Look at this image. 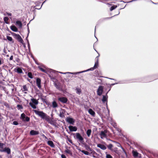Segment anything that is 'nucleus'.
I'll list each match as a JSON object with an SVG mask.
<instances>
[{
  "label": "nucleus",
  "mask_w": 158,
  "mask_h": 158,
  "mask_svg": "<svg viewBox=\"0 0 158 158\" xmlns=\"http://www.w3.org/2000/svg\"><path fill=\"white\" fill-rule=\"evenodd\" d=\"M33 111L36 114L40 117L42 119H44L46 120H48L47 118L49 116L42 111H39L36 110H34Z\"/></svg>",
  "instance_id": "nucleus-1"
},
{
  "label": "nucleus",
  "mask_w": 158,
  "mask_h": 158,
  "mask_svg": "<svg viewBox=\"0 0 158 158\" xmlns=\"http://www.w3.org/2000/svg\"><path fill=\"white\" fill-rule=\"evenodd\" d=\"M20 118L24 122H28L30 120V118L27 116L24 113L21 114Z\"/></svg>",
  "instance_id": "nucleus-2"
},
{
  "label": "nucleus",
  "mask_w": 158,
  "mask_h": 158,
  "mask_svg": "<svg viewBox=\"0 0 158 158\" xmlns=\"http://www.w3.org/2000/svg\"><path fill=\"white\" fill-rule=\"evenodd\" d=\"M110 88L108 90V91L106 93V95H103L102 99V101L103 103H105L106 102V106L107 109L108 110V111H109V110L108 108V106H107V99L108 98V96L107 95V94L108 92L110 90Z\"/></svg>",
  "instance_id": "nucleus-3"
},
{
  "label": "nucleus",
  "mask_w": 158,
  "mask_h": 158,
  "mask_svg": "<svg viewBox=\"0 0 158 158\" xmlns=\"http://www.w3.org/2000/svg\"><path fill=\"white\" fill-rule=\"evenodd\" d=\"M75 139H77L80 143H83V142H84L83 138L79 133H76Z\"/></svg>",
  "instance_id": "nucleus-4"
},
{
  "label": "nucleus",
  "mask_w": 158,
  "mask_h": 158,
  "mask_svg": "<svg viewBox=\"0 0 158 158\" xmlns=\"http://www.w3.org/2000/svg\"><path fill=\"white\" fill-rule=\"evenodd\" d=\"M103 86L100 85L98 86L97 90V94L98 95L100 96L102 94L103 91Z\"/></svg>",
  "instance_id": "nucleus-5"
},
{
  "label": "nucleus",
  "mask_w": 158,
  "mask_h": 158,
  "mask_svg": "<svg viewBox=\"0 0 158 158\" xmlns=\"http://www.w3.org/2000/svg\"><path fill=\"white\" fill-rule=\"evenodd\" d=\"M0 152H5L7 154L9 155L10 154L11 150L10 148L7 147H5L3 149H0Z\"/></svg>",
  "instance_id": "nucleus-6"
},
{
  "label": "nucleus",
  "mask_w": 158,
  "mask_h": 158,
  "mask_svg": "<svg viewBox=\"0 0 158 158\" xmlns=\"http://www.w3.org/2000/svg\"><path fill=\"white\" fill-rule=\"evenodd\" d=\"M58 100L63 103H66L68 101L67 98L64 97H61L58 98Z\"/></svg>",
  "instance_id": "nucleus-7"
},
{
  "label": "nucleus",
  "mask_w": 158,
  "mask_h": 158,
  "mask_svg": "<svg viewBox=\"0 0 158 158\" xmlns=\"http://www.w3.org/2000/svg\"><path fill=\"white\" fill-rule=\"evenodd\" d=\"M107 131L106 130L104 131H102L100 134V136L102 139H103L104 138H106L107 137L106 134Z\"/></svg>",
  "instance_id": "nucleus-8"
},
{
  "label": "nucleus",
  "mask_w": 158,
  "mask_h": 158,
  "mask_svg": "<svg viewBox=\"0 0 158 158\" xmlns=\"http://www.w3.org/2000/svg\"><path fill=\"white\" fill-rule=\"evenodd\" d=\"M47 119H48V120H46L47 122H48V123H50L51 124V125H53L54 126H55L56 127V122L55 121H54L53 120H52V119H50L49 116L48 117V118H47Z\"/></svg>",
  "instance_id": "nucleus-9"
},
{
  "label": "nucleus",
  "mask_w": 158,
  "mask_h": 158,
  "mask_svg": "<svg viewBox=\"0 0 158 158\" xmlns=\"http://www.w3.org/2000/svg\"><path fill=\"white\" fill-rule=\"evenodd\" d=\"M15 38L18 40V41L21 43H23V40L21 38V36L19 34H15Z\"/></svg>",
  "instance_id": "nucleus-10"
},
{
  "label": "nucleus",
  "mask_w": 158,
  "mask_h": 158,
  "mask_svg": "<svg viewBox=\"0 0 158 158\" xmlns=\"http://www.w3.org/2000/svg\"><path fill=\"white\" fill-rule=\"evenodd\" d=\"M66 121L67 122L72 125H73L75 122V120L73 118L69 117L67 118Z\"/></svg>",
  "instance_id": "nucleus-11"
},
{
  "label": "nucleus",
  "mask_w": 158,
  "mask_h": 158,
  "mask_svg": "<svg viewBox=\"0 0 158 158\" xmlns=\"http://www.w3.org/2000/svg\"><path fill=\"white\" fill-rule=\"evenodd\" d=\"M41 79L40 78H38L36 79V84L38 88L40 89L41 88Z\"/></svg>",
  "instance_id": "nucleus-12"
},
{
  "label": "nucleus",
  "mask_w": 158,
  "mask_h": 158,
  "mask_svg": "<svg viewBox=\"0 0 158 158\" xmlns=\"http://www.w3.org/2000/svg\"><path fill=\"white\" fill-rule=\"evenodd\" d=\"M69 128L70 131H76L77 130V128L76 127L72 126H69Z\"/></svg>",
  "instance_id": "nucleus-13"
},
{
  "label": "nucleus",
  "mask_w": 158,
  "mask_h": 158,
  "mask_svg": "<svg viewBox=\"0 0 158 158\" xmlns=\"http://www.w3.org/2000/svg\"><path fill=\"white\" fill-rule=\"evenodd\" d=\"M95 69L94 68V67H93L91 68H90L89 69H88L86 70H84V71H81L79 72H76V73H75L76 74H79V73H81L85 72H87V71H89L90 70L92 71Z\"/></svg>",
  "instance_id": "nucleus-14"
},
{
  "label": "nucleus",
  "mask_w": 158,
  "mask_h": 158,
  "mask_svg": "<svg viewBox=\"0 0 158 158\" xmlns=\"http://www.w3.org/2000/svg\"><path fill=\"white\" fill-rule=\"evenodd\" d=\"M99 55L98 56H97L95 58V60H96V61L95 62L94 66V68L95 69L97 68L98 65V57L99 56Z\"/></svg>",
  "instance_id": "nucleus-15"
},
{
  "label": "nucleus",
  "mask_w": 158,
  "mask_h": 158,
  "mask_svg": "<svg viewBox=\"0 0 158 158\" xmlns=\"http://www.w3.org/2000/svg\"><path fill=\"white\" fill-rule=\"evenodd\" d=\"M97 147L103 150H105L106 149L105 146L100 143L97 144Z\"/></svg>",
  "instance_id": "nucleus-16"
},
{
  "label": "nucleus",
  "mask_w": 158,
  "mask_h": 158,
  "mask_svg": "<svg viewBox=\"0 0 158 158\" xmlns=\"http://www.w3.org/2000/svg\"><path fill=\"white\" fill-rule=\"evenodd\" d=\"M39 134L38 131L33 130H31L30 132V134L31 135H37Z\"/></svg>",
  "instance_id": "nucleus-17"
},
{
  "label": "nucleus",
  "mask_w": 158,
  "mask_h": 158,
  "mask_svg": "<svg viewBox=\"0 0 158 158\" xmlns=\"http://www.w3.org/2000/svg\"><path fill=\"white\" fill-rule=\"evenodd\" d=\"M62 111L60 112L59 116L60 117L62 118H64L65 117L64 114L65 112V110H62Z\"/></svg>",
  "instance_id": "nucleus-18"
},
{
  "label": "nucleus",
  "mask_w": 158,
  "mask_h": 158,
  "mask_svg": "<svg viewBox=\"0 0 158 158\" xmlns=\"http://www.w3.org/2000/svg\"><path fill=\"white\" fill-rule=\"evenodd\" d=\"M15 72H17L19 73H23V72L22 69L19 67L15 69Z\"/></svg>",
  "instance_id": "nucleus-19"
},
{
  "label": "nucleus",
  "mask_w": 158,
  "mask_h": 158,
  "mask_svg": "<svg viewBox=\"0 0 158 158\" xmlns=\"http://www.w3.org/2000/svg\"><path fill=\"white\" fill-rule=\"evenodd\" d=\"M10 28L12 31L15 32H17L18 31L17 28L14 25L11 26L10 27Z\"/></svg>",
  "instance_id": "nucleus-20"
},
{
  "label": "nucleus",
  "mask_w": 158,
  "mask_h": 158,
  "mask_svg": "<svg viewBox=\"0 0 158 158\" xmlns=\"http://www.w3.org/2000/svg\"><path fill=\"white\" fill-rule=\"evenodd\" d=\"M88 112L92 116H95V113L92 109H89L88 110Z\"/></svg>",
  "instance_id": "nucleus-21"
},
{
  "label": "nucleus",
  "mask_w": 158,
  "mask_h": 158,
  "mask_svg": "<svg viewBox=\"0 0 158 158\" xmlns=\"http://www.w3.org/2000/svg\"><path fill=\"white\" fill-rule=\"evenodd\" d=\"M77 94L78 95H80L81 93V89L77 88L75 89Z\"/></svg>",
  "instance_id": "nucleus-22"
},
{
  "label": "nucleus",
  "mask_w": 158,
  "mask_h": 158,
  "mask_svg": "<svg viewBox=\"0 0 158 158\" xmlns=\"http://www.w3.org/2000/svg\"><path fill=\"white\" fill-rule=\"evenodd\" d=\"M48 145L54 148L55 146L53 143L52 141H48Z\"/></svg>",
  "instance_id": "nucleus-23"
},
{
  "label": "nucleus",
  "mask_w": 158,
  "mask_h": 158,
  "mask_svg": "<svg viewBox=\"0 0 158 158\" xmlns=\"http://www.w3.org/2000/svg\"><path fill=\"white\" fill-rule=\"evenodd\" d=\"M52 106L54 108H55L58 107V104L56 101H54L52 102Z\"/></svg>",
  "instance_id": "nucleus-24"
},
{
  "label": "nucleus",
  "mask_w": 158,
  "mask_h": 158,
  "mask_svg": "<svg viewBox=\"0 0 158 158\" xmlns=\"http://www.w3.org/2000/svg\"><path fill=\"white\" fill-rule=\"evenodd\" d=\"M16 24L20 28L22 27V23L21 21H17L16 22Z\"/></svg>",
  "instance_id": "nucleus-25"
},
{
  "label": "nucleus",
  "mask_w": 158,
  "mask_h": 158,
  "mask_svg": "<svg viewBox=\"0 0 158 158\" xmlns=\"http://www.w3.org/2000/svg\"><path fill=\"white\" fill-rule=\"evenodd\" d=\"M31 101L35 105H37L38 104V102L37 100L34 98H31Z\"/></svg>",
  "instance_id": "nucleus-26"
},
{
  "label": "nucleus",
  "mask_w": 158,
  "mask_h": 158,
  "mask_svg": "<svg viewBox=\"0 0 158 158\" xmlns=\"http://www.w3.org/2000/svg\"><path fill=\"white\" fill-rule=\"evenodd\" d=\"M91 130L90 129H88L86 131V134L88 137H89L91 133Z\"/></svg>",
  "instance_id": "nucleus-27"
},
{
  "label": "nucleus",
  "mask_w": 158,
  "mask_h": 158,
  "mask_svg": "<svg viewBox=\"0 0 158 158\" xmlns=\"http://www.w3.org/2000/svg\"><path fill=\"white\" fill-rule=\"evenodd\" d=\"M132 154L134 157H136L138 156L139 153L137 152L133 151H132Z\"/></svg>",
  "instance_id": "nucleus-28"
},
{
  "label": "nucleus",
  "mask_w": 158,
  "mask_h": 158,
  "mask_svg": "<svg viewBox=\"0 0 158 158\" xmlns=\"http://www.w3.org/2000/svg\"><path fill=\"white\" fill-rule=\"evenodd\" d=\"M108 148L110 150H112V148L113 147V145L111 144H109V145L107 146Z\"/></svg>",
  "instance_id": "nucleus-29"
},
{
  "label": "nucleus",
  "mask_w": 158,
  "mask_h": 158,
  "mask_svg": "<svg viewBox=\"0 0 158 158\" xmlns=\"http://www.w3.org/2000/svg\"><path fill=\"white\" fill-rule=\"evenodd\" d=\"M54 85L56 87V88L57 89H58L59 90H62L61 88L59 85H57L56 83H55L54 84Z\"/></svg>",
  "instance_id": "nucleus-30"
},
{
  "label": "nucleus",
  "mask_w": 158,
  "mask_h": 158,
  "mask_svg": "<svg viewBox=\"0 0 158 158\" xmlns=\"http://www.w3.org/2000/svg\"><path fill=\"white\" fill-rule=\"evenodd\" d=\"M8 18L7 17H4L3 18V20L5 23L6 24H8L9 23L8 22Z\"/></svg>",
  "instance_id": "nucleus-31"
},
{
  "label": "nucleus",
  "mask_w": 158,
  "mask_h": 158,
  "mask_svg": "<svg viewBox=\"0 0 158 158\" xmlns=\"http://www.w3.org/2000/svg\"><path fill=\"white\" fill-rule=\"evenodd\" d=\"M27 75L31 79H32L33 78V77L31 73L30 72H28L27 74Z\"/></svg>",
  "instance_id": "nucleus-32"
},
{
  "label": "nucleus",
  "mask_w": 158,
  "mask_h": 158,
  "mask_svg": "<svg viewBox=\"0 0 158 158\" xmlns=\"http://www.w3.org/2000/svg\"><path fill=\"white\" fill-rule=\"evenodd\" d=\"M29 105L33 109H36V107L35 105L33 104L31 102H30Z\"/></svg>",
  "instance_id": "nucleus-33"
},
{
  "label": "nucleus",
  "mask_w": 158,
  "mask_h": 158,
  "mask_svg": "<svg viewBox=\"0 0 158 158\" xmlns=\"http://www.w3.org/2000/svg\"><path fill=\"white\" fill-rule=\"evenodd\" d=\"M38 68L42 71L44 73H46V71L43 69V68H42L40 66H39L38 67Z\"/></svg>",
  "instance_id": "nucleus-34"
},
{
  "label": "nucleus",
  "mask_w": 158,
  "mask_h": 158,
  "mask_svg": "<svg viewBox=\"0 0 158 158\" xmlns=\"http://www.w3.org/2000/svg\"><path fill=\"white\" fill-rule=\"evenodd\" d=\"M81 152L82 153H83L84 154H85V155H89V152L86 151H85L84 150H82L81 151Z\"/></svg>",
  "instance_id": "nucleus-35"
},
{
  "label": "nucleus",
  "mask_w": 158,
  "mask_h": 158,
  "mask_svg": "<svg viewBox=\"0 0 158 158\" xmlns=\"http://www.w3.org/2000/svg\"><path fill=\"white\" fill-rule=\"evenodd\" d=\"M117 7V6L116 5H114L111 7V8L110 9V10L111 11L112 10L114 9H115Z\"/></svg>",
  "instance_id": "nucleus-36"
},
{
  "label": "nucleus",
  "mask_w": 158,
  "mask_h": 158,
  "mask_svg": "<svg viewBox=\"0 0 158 158\" xmlns=\"http://www.w3.org/2000/svg\"><path fill=\"white\" fill-rule=\"evenodd\" d=\"M23 92H24V91H27L28 90L27 88L26 85H24L23 86Z\"/></svg>",
  "instance_id": "nucleus-37"
},
{
  "label": "nucleus",
  "mask_w": 158,
  "mask_h": 158,
  "mask_svg": "<svg viewBox=\"0 0 158 158\" xmlns=\"http://www.w3.org/2000/svg\"><path fill=\"white\" fill-rule=\"evenodd\" d=\"M65 152L67 153H68L69 154H70V155H72V152H71V151H70V150H68V149H67V150H66L65 151Z\"/></svg>",
  "instance_id": "nucleus-38"
},
{
  "label": "nucleus",
  "mask_w": 158,
  "mask_h": 158,
  "mask_svg": "<svg viewBox=\"0 0 158 158\" xmlns=\"http://www.w3.org/2000/svg\"><path fill=\"white\" fill-rule=\"evenodd\" d=\"M7 40L10 41H11L12 40V39L10 36H7L6 37Z\"/></svg>",
  "instance_id": "nucleus-39"
},
{
  "label": "nucleus",
  "mask_w": 158,
  "mask_h": 158,
  "mask_svg": "<svg viewBox=\"0 0 158 158\" xmlns=\"http://www.w3.org/2000/svg\"><path fill=\"white\" fill-rule=\"evenodd\" d=\"M17 107L19 110L22 109L23 108L22 106L20 105H18L17 106Z\"/></svg>",
  "instance_id": "nucleus-40"
},
{
  "label": "nucleus",
  "mask_w": 158,
  "mask_h": 158,
  "mask_svg": "<svg viewBox=\"0 0 158 158\" xmlns=\"http://www.w3.org/2000/svg\"><path fill=\"white\" fill-rule=\"evenodd\" d=\"M59 73H62V74H65L66 73H70V74H76L74 73H70V72H66V73H62V72H59Z\"/></svg>",
  "instance_id": "nucleus-41"
},
{
  "label": "nucleus",
  "mask_w": 158,
  "mask_h": 158,
  "mask_svg": "<svg viewBox=\"0 0 158 158\" xmlns=\"http://www.w3.org/2000/svg\"><path fill=\"white\" fill-rule=\"evenodd\" d=\"M4 145H5V144L4 143H0V148L2 149L3 146Z\"/></svg>",
  "instance_id": "nucleus-42"
},
{
  "label": "nucleus",
  "mask_w": 158,
  "mask_h": 158,
  "mask_svg": "<svg viewBox=\"0 0 158 158\" xmlns=\"http://www.w3.org/2000/svg\"><path fill=\"white\" fill-rule=\"evenodd\" d=\"M106 158H113L110 155L107 154L106 156Z\"/></svg>",
  "instance_id": "nucleus-43"
},
{
  "label": "nucleus",
  "mask_w": 158,
  "mask_h": 158,
  "mask_svg": "<svg viewBox=\"0 0 158 158\" xmlns=\"http://www.w3.org/2000/svg\"><path fill=\"white\" fill-rule=\"evenodd\" d=\"M13 124L15 125H17L18 124V123L16 121H14L13 123Z\"/></svg>",
  "instance_id": "nucleus-44"
},
{
  "label": "nucleus",
  "mask_w": 158,
  "mask_h": 158,
  "mask_svg": "<svg viewBox=\"0 0 158 158\" xmlns=\"http://www.w3.org/2000/svg\"><path fill=\"white\" fill-rule=\"evenodd\" d=\"M116 145H117V146H118V147H120L121 148L122 147L121 146L120 144L119 143H118V142L116 144Z\"/></svg>",
  "instance_id": "nucleus-45"
},
{
  "label": "nucleus",
  "mask_w": 158,
  "mask_h": 158,
  "mask_svg": "<svg viewBox=\"0 0 158 158\" xmlns=\"http://www.w3.org/2000/svg\"><path fill=\"white\" fill-rule=\"evenodd\" d=\"M61 158H66V157L65 155L64 154H62L61 155Z\"/></svg>",
  "instance_id": "nucleus-46"
},
{
  "label": "nucleus",
  "mask_w": 158,
  "mask_h": 158,
  "mask_svg": "<svg viewBox=\"0 0 158 158\" xmlns=\"http://www.w3.org/2000/svg\"><path fill=\"white\" fill-rule=\"evenodd\" d=\"M121 149H122V150H123V152L126 154V151H125V150L122 147H121Z\"/></svg>",
  "instance_id": "nucleus-47"
},
{
  "label": "nucleus",
  "mask_w": 158,
  "mask_h": 158,
  "mask_svg": "<svg viewBox=\"0 0 158 158\" xmlns=\"http://www.w3.org/2000/svg\"><path fill=\"white\" fill-rule=\"evenodd\" d=\"M27 45H28V48L29 49L30 48V44H29L28 40H27Z\"/></svg>",
  "instance_id": "nucleus-48"
},
{
  "label": "nucleus",
  "mask_w": 158,
  "mask_h": 158,
  "mask_svg": "<svg viewBox=\"0 0 158 158\" xmlns=\"http://www.w3.org/2000/svg\"><path fill=\"white\" fill-rule=\"evenodd\" d=\"M109 140H110V141H111L112 142H113L116 143V144H117V143H118V142H116V141H115L112 140H110V139H109Z\"/></svg>",
  "instance_id": "nucleus-49"
},
{
  "label": "nucleus",
  "mask_w": 158,
  "mask_h": 158,
  "mask_svg": "<svg viewBox=\"0 0 158 158\" xmlns=\"http://www.w3.org/2000/svg\"><path fill=\"white\" fill-rule=\"evenodd\" d=\"M13 59V56H11L10 58V60H12Z\"/></svg>",
  "instance_id": "nucleus-50"
},
{
  "label": "nucleus",
  "mask_w": 158,
  "mask_h": 158,
  "mask_svg": "<svg viewBox=\"0 0 158 158\" xmlns=\"http://www.w3.org/2000/svg\"><path fill=\"white\" fill-rule=\"evenodd\" d=\"M118 83H113V84H111L110 85V86L111 87L114 85H115V84H117Z\"/></svg>",
  "instance_id": "nucleus-51"
},
{
  "label": "nucleus",
  "mask_w": 158,
  "mask_h": 158,
  "mask_svg": "<svg viewBox=\"0 0 158 158\" xmlns=\"http://www.w3.org/2000/svg\"><path fill=\"white\" fill-rule=\"evenodd\" d=\"M6 14H7L8 15V16H11L12 14L11 13H7V12H6Z\"/></svg>",
  "instance_id": "nucleus-52"
},
{
  "label": "nucleus",
  "mask_w": 158,
  "mask_h": 158,
  "mask_svg": "<svg viewBox=\"0 0 158 158\" xmlns=\"http://www.w3.org/2000/svg\"><path fill=\"white\" fill-rule=\"evenodd\" d=\"M46 1H47V0H45V1H44L43 3H42V5H41V7H42V6L43 5V4H44V3L45 2H46ZM41 8V7H40V8H38V9H40Z\"/></svg>",
  "instance_id": "nucleus-53"
},
{
  "label": "nucleus",
  "mask_w": 158,
  "mask_h": 158,
  "mask_svg": "<svg viewBox=\"0 0 158 158\" xmlns=\"http://www.w3.org/2000/svg\"><path fill=\"white\" fill-rule=\"evenodd\" d=\"M35 64L37 65H40L39 63L36 61L35 60Z\"/></svg>",
  "instance_id": "nucleus-54"
},
{
  "label": "nucleus",
  "mask_w": 158,
  "mask_h": 158,
  "mask_svg": "<svg viewBox=\"0 0 158 158\" xmlns=\"http://www.w3.org/2000/svg\"><path fill=\"white\" fill-rule=\"evenodd\" d=\"M28 36V34H27V36L26 38V40H27H27H28V39H27Z\"/></svg>",
  "instance_id": "nucleus-55"
},
{
  "label": "nucleus",
  "mask_w": 158,
  "mask_h": 158,
  "mask_svg": "<svg viewBox=\"0 0 158 158\" xmlns=\"http://www.w3.org/2000/svg\"><path fill=\"white\" fill-rule=\"evenodd\" d=\"M69 142L70 143H72L73 142H72V140H69Z\"/></svg>",
  "instance_id": "nucleus-56"
},
{
  "label": "nucleus",
  "mask_w": 158,
  "mask_h": 158,
  "mask_svg": "<svg viewBox=\"0 0 158 158\" xmlns=\"http://www.w3.org/2000/svg\"><path fill=\"white\" fill-rule=\"evenodd\" d=\"M27 31H28V34H29V32H30V31H29V29L28 27V28Z\"/></svg>",
  "instance_id": "nucleus-57"
},
{
  "label": "nucleus",
  "mask_w": 158,
  "mask_h": 158,
  "mask_svg": "<svg viewBox=\"0 0 158 158\" xmlns=\"http://www.w3.org/2000/svg\"><path fill=\"white\" fill-rule=\"evenodd\" d=\"M2 64V62L1 60H0V65L1 64Z\"/></svg>",
  "instance_id": "nucleus-58"
},
{
  "label": "nucleus",
  "mask_w": 158,
  "mask_h": 158,
  "mask_svg": "<svg viewBox=\"0 0 158 158\" xmlns=\"http://www.w3.org/2000/svg\"><path fill=\"white\" fill-rule=\"evenodd\" d=\"M109 79H110V80H114V79H112V78H109Z\"/></svg>",
  "instance_id": "nucleus-59"
},
{
  "label": "nucleus",
  "mask_w": 158,
  "mask_h": 158,
  "mask_svg": "<svg viewBox=\"0 0 158 158\" xmlns=\"http://www.w3.org/2000/svg\"><path fill=\"white\" fill-rule=\"evenodd\" d=\"M12 89V91H13V90H14V89L13 88V89Z\"/></svg>",
  "instance_id": "nucleus-60"
},
{
  "label": "nucleus",
  "mask_w": 158,
  "mask_h": 158,
  "mask_svg": "<svg viewBox=\"0 0 158 158\" xmlns=\"http://www.w3.org/2000/svg\"><path fill=\"white\" fill-rule=\"evenodd\" d=\"M98 77H102V76H98Z\"/></svg>",
  "instance_id": "nucleus-61"
},
{
  "label": "nucleus",
  "mask_w": 158,
  "mask_h": 158,
  "mask_svg": "<svg viewBox=\"0 0 158 158\" xmlns=\"http://www.w3.org/2000/svg\"><path fill=\"white\" fill-rule=\"evenodd\" d=\"M27 80L28 81H30V80L29 79H28Z\"/></svg>",
  "instance_id": "nucleus-62"
},
{
  "label": "nucleus",
  "mask_w": 158,
  "mask_h": 158,
  "mask_svg": "<svg viewBox=\"0 0 158 158\" xmlns=\"http://www.w3.org/2000/svg\"><path fill=\"white\" fill-rule=\"evenodd\" d=\"M94 36H95V38H96L97 39V38L95 36V35H94Z\"/></svg>",
  "instance_id": "nucleus-63"
},
{
  "label": "nucleus",
  "mask_w": 158,
  "mask_h": 158,
  "mask_svg": "<svg viewBox=\"0 0 158 158\" xmlns=\"http://www.w3.org/2000/svg\"><path fill=\"white\" fill-rule=\"evenodd\" d=\"M108 4H109V5H111V4H109V3H108Z\"/></svg>",
  "instance_id": "nucleus-64"
}]
</instances>
